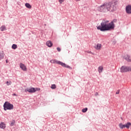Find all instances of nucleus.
<instances>
[{"mask_svg":"<svg viewBox=\"0 0 131 131\" xmlns=\"http://www.w3.org/2000/svg\"><path fill=\"white\" fill-rule=\"evenodd\" d=\"M117 22V19H115L109 23V20L103 19L100 26L97 27V29L100 31H108V30H112L114 29L115 25L114 23Z\"/></svg>","mask_w":131,"mask_h":131,"instance_id":"obj_1","label":"nucleus"},{"mask_svg":"<svg viewBox=\"0 0 131 131\" xmlns=\"http://www.w3.org/2000/svg\"><path fill=\"white\" fill-rule=\"evenodd\" d=\"M88 53H89V54H92V52L91 51L88 52Z\"/></svg>","mask_w":131,"mask_h":131,"instance_id":"obj_30","label":"nucleus"},{"mask_svg":"<svg viewBox=\"0 0 131 131\" xmlns=\"http://www.w3.org/2000/svg\"><path fill=\"white\" fill-rule=\"evenodd\" d=\"M13 96H16V94H13Z\"/></svg>","mask_w":131,"mask_h":131,"instance_id":"obj_31","label":"nucleus"},{"mask_svg":"<svg viewBox=\"0 0 131 131\" xmlns=\"http://www.w3.org/2000/svg\"><path fill=\"white\" fill-rule=\"evenodd\" d=\"M19 67L23 70V71H27V68L24 64L20 63L19 64Z\"/></svg>","mask_w":131,"mask_h":131,"instance_id":"obj_8","label":"nucleus"},{"mask_svg":"<svg viewBox=\"0 0 131 131\" xmlns=\"http://www.w3.org/2000/svg\"><path fill=\"white\" fill-rule=\"evenodd\" d=\"M95 96H99V93H98V92H96V93L95 94Z\"/></svg>","mask_w":131,"mask_h":131,"instance_id":"obj_28","label":"nucleus"},{"mask_svg":"<svg viewBox=\"0 0 131 131\" xmlns=\"http://www.w3.org/2000/svg\"><path fill=\"white\" fill-rule=\"evenodd\" d=\"M97 10L102 13H107V12H108L107 4H104L98 7Z\"/></svg>","mask_w":131,"mask_h":131,"instance_id":"obj_4","label":"nucleus"},{"mask_svg":"<svg viewBox=\"0 0 131 131\" xmlns=\"http://www.w3.org/2000/svg\"><path fill=\"white\" fill-rule=\"evenodd\" d=\"M86 111H88V108L86 107L82 110V112H83V113H85Z\"/></svg>","mask_w":131,"mask_h":131,"instance_id":"obj_22","label":"nucleus"},{"mask_svg":"<svg viewBox=\"0 0 131 131\" xmlns=\"http://www.w3.org/2000/svg\"><path fill=\"white\" fill-rule=\"evenodd\" d=\"M50 63H52L53 64H58V65H61L62 67H65V68H69V69H72V68L70 67L69 66H67L64 63L61 62L59 60H57L56 59H53L50 60Z\"/></svg>","mask_w":131,"mask_h":131,"instance_id":"obj_3","label":"nucleus"},{"mask_svg":"<svg viewBox=\"0 0 131 131\" xmlns=\"http://www.w3.org/2000/svg\"><path fill=\"white\" fill-rule=\"evenodd\" d=\"M117 4H118V1L116 0H114L109 3H106L108 12H114V11H116V5Z\"/></svg>","mask_w":131,"mask_h":131,"instance_id":"obj_2","label":"nucleus"},{"mask_svg":"<svg viewBox=\"0 0 131 131\" xmlns=\"http://www.w3.org/2000/svg\"><path fill=\"white\" fill-rule=\"evenodd\" d=\"M56 88L57 87L56 86V84H54L51 85V89H52V90H55V89H56Z\"/></svg>","mask_w":131,"mask_h":131,"instance_id":"obj_21","label":"nucleus"},{"mask_svg":"<svg viewBox=\"0 0 131 131\" xmlns=\"http://www.w3.org/2000/svg\"><path fill=\"white\" fill-rule=\"evenodd\" d=\"M37 91H40V88H35V92H36Z\"/></svg>","mask_w":131,"mask_h":131,"instance_id":"obj_25","label":"nucleus"},{"mask_svg":"<svg viewBox=\"0 0 131 131\" xmlns=\"http://www.w3.org/2000/svg\"><path fill=\"white\" fill-rule=\"evenodd\" d=\"M57 51H58V52H61V49L60 48H57Z\"/></svg>","mask_w":131,"mask_h":131,"instance_id":"obj_27","label":"nucleus"},{"mask_svg":"<svg viewBox=\"0 0 131 131\" xmlns=\"http://www.w3.org/2000/svg\"><path fill=\"white\" fill-rule=\"evenodd\" d=\"M17 45L15 44H13L12 46V49H13V50H16V49H17Z\"/></svg>","mask_w":131,"mask_h":131,"instance_id":"obj_20","label":"nucleus"},{"mask_svg":"<svg viewBox=\"0 0 131 131\" xmlns=\"http://www.w3.org/2000/svg\"><path fill=\"white\" fill-rule=\"evenodd\" d=\"M3 107L5 111H7V110H13L14 109V105L8 101L5 102Z\"/></svg>","mask_w":131,"mask_h":131,"instance_id":"obj_5","label":"nucleus"},{"mask_svg":"<svg viewBox=\"0 0 131 131\" xmlns=\"http://www.w3.org/2000/svg\"><path fill=\"white\" fill-rule=\"evenodd\" d=\"M119 126L120 128L122 129V128H124V127H125V125H123V124H122V123H120L119 124Z\"/></svg>","mask_w":131,"mask_h":131,"instance_id":"obj_19","label":"nucleus"},{"mask_svg":"<svg viewBox=\"0 0 131 131\" xmlns=\"http://www.w3.org/2000/svg\"><path fill=\"white\" fill-rule=\"evenodd\" d=\"M6 63H8V60H6Z\"/></svg>","mask_w":131,"mask_h":131,"instance_id":"obj_33","label":"nucleus"},{"mask_svg":"<svg viewBox=\"0 0 131 131\" xmlns=\"http://www.w3.org/2000/svg\"><path fill=\"white\" fill-rule=\"evenodd\" d=\"M94 48L96 50H101L102 48V45L100 43H97V45L94 47Z\"/></svg>","mask_w":131,"mask_h":131,"instance_id":"obj_11","label":"nucleus"},{"mask_svg":"<svg viewBox=\"0 0 131 131\" xmlns=\"http://www.w3.org/2000/svg\"><path fill=\"white\" fill-rule=\"evenodd\" d=\"M4 53L0 51V60H2V59H4Z\"/></svg>","mask_w":131,"mask_h":131,"instance_id":"obj_16","label":"nucleus"},{"mask_svg":"<svg viewBox=\"0 0 131 131\" xmlns=\"http://www.w3.org/2000/svg\"><path fill=\"white\" fill-rule=\"evenodd\" d=\"M14 123H15V121H13V122L11 123L10 125L11 126H13V125H14Z\"/></svg>","mask_w":131,"mask_h":131,"instance_id":"obj_26","label":"nucleus"},{"mask_svg":"<svg viewBox=\"0 0 131 131\" xmlns=\"http://www.w3.org/2000/svg\"><path fill=\"white\" fill-rule=\"evenodd\" d=\"M65 0H58L59 3L61 4L62 3H64Z\"/></svg>","mask_w":131,"mask_h":131,"instance_id":"obj_24","label":"nucleus"},{"mask_svg":"<svg viewBox=\"0 0 131 131\" xmlns=\"http://www.w3.org/2000/svg\"><path fill=\"white\" fill-rule=\"evenodd\" d=\"M46 46H47V47H49V48H51L53 47V43L50 40L46 42Z\"/></svg>","mask_w":131,"mask_h":131,"instance_id":"obj_12","label":"nucleus"},{"mask_svg":"<svg viewBox=\"0 0 131 131\" xmlns=\"http://www.w3.org/2000/svg\"><path fill=\"white\" fill-rule=\"evenodd\" d=\"M126 12L127 14H131V6L128 5L126 7Z\"/></svg>","mask_w":131,"mask_h":131,"instance_id":"obj_10","label":"nucleus"},{"mask_svg":"<svg viewBox=\"0 0 131 131\" xmlns=\"http://www.w3.org/2000/svg\"><path fill=\"white\" fill-rule=\"evenodd\" d=\"M124 59L127 61V62H131L130 55L126 54L124 56Z\"/></svg>","mask_w":131,"mask_h":131,"instance_id":"obj_9","label":"nucleus"},{"mask_svg":"<svg viewBox=\"0 0 131 131\" xmlns=\"http://www.w3.org/2000/svg\"><path fill=\"white\" fill-rule=\"evenodd\" d=\"M0 128H2V129H5L6 128V124L4 122H1L0 123Z\"/></svg>","mask_w":131,"mask_h":131,"instance_id":"obj_13","label":"nucleus"},{"mask_svg":"<svg viewBox=\"0 0 131 131\" xmlns=\"http://www.w3.org/2000/svg\"><path fill=\"white\" fill-rule=\"evenodd\" d=\"M25 91L26 93L27 92L31 93H35V88H28V89H26Z\"/></svg>","mask_w":131,"mask_h":131,"instance_id":"obj_7","label":"nucleus"},{"mask_svg":"<svg viewBox=\"0 0 131 131\" xmlns=\"http://www.w3.org/2000/svg\"><path fill=\"white\" fill-rule=\"evenodd\" d=\"M98 72L99 73H102L103 72V71L104 70V68L103 66H100L98 68Z\"/></svg>","mask_w":131,"mask_h":131,"instance_id":"obj_14","label":"nucleus"},{"mask_svg":"<svg viewBox=\"0 0 131 131\" xmlns=\"http://www.w3.org/2000/svg\"><path fill=\"white\" fill-rule=\"evenodd\" d=\"M116 95H118V94H119V91H118L116 93Z\"/></svg>","mask_w":131,"mask_h":131,"instance_id":"obj_29","label":"nucleus"},{"mask_svg":"<svg viewBox=\"0 0 131 131\" xmlns=\"http://www.w3.org/2000/svg\"><path fill=\"white\" fill-rule=\"evenodd\" d=\"M76 1V2H79V1H80V0H75Z\"/></svg>","mask_w":131,"mask_h":131,"instance_id":"obj_32","label":"nucleus"},{"mask_svg":"<svg viewBox=\"0 0 131 131\" xmlns=\"http://www.w3.org/2000/svg\"><path fill=\"white\" fill-rule=\"evenodd\" d=\"M120 71L122 73L131 71V67L122 66L120 69Z\"/></svg>","mask_w":131,"mask_h":131,"instance_id":"obj_6","label":"nucleus"},{"mask_svg":"<svg viewBox=\"0 0 131 131\" xmlns=\"http://www.w3.org/2000/svg\"><path fill=\"white\" fill-rule=\"evenodd\" d=\"M0 29L1 31H5V30H7V28H6V26H2L1 27Z\"/></svg>","mask_w":131,"mask_h":131,"instance_id":"obj_15","label":"nucleus"},{"mask_svg":"<svg viewBox=\"0 0 131 131\" xmlns=\"http://www.w3.org/2000/svg\"><path fill=\"white\" fill-rule=\"evenodd\" d=\"M131 126L130 122H128L126 124H125V127H126V128H129V126Z\"/></svg>","mask_w":131,"mask_h":131,"instance_id":"obj_17","label":"nucleus"},{"mask_svg":"<svg viewBox=\"0 0 131 131\" xmlns=\"http://www.w3.org/2000/svg\"><path fill=\"white\" fill-rule=\"evenodd\" d=\"M6 84H7V85H10L11 84H12V82L11 81H7L6 82Z\"/></svg>","mask_w":131,"mask_h":131,"instance_id":"obj_23","label":"nucleus"},{"mask_svg":"<svg viewBox=\"0 0 131 131\" xmlns=\"http://www.w3.org/2000/svg\"><path fill=\"white\" fill-rule=\"evenodd\" d=\"M25 6L26 8H28V9H31V5H30V4L29 3H26Z\"/></svg>","mask_w":131,"mask_h":131,"instance_id":"obj_18","label":"nucleus"}]
</instances>
